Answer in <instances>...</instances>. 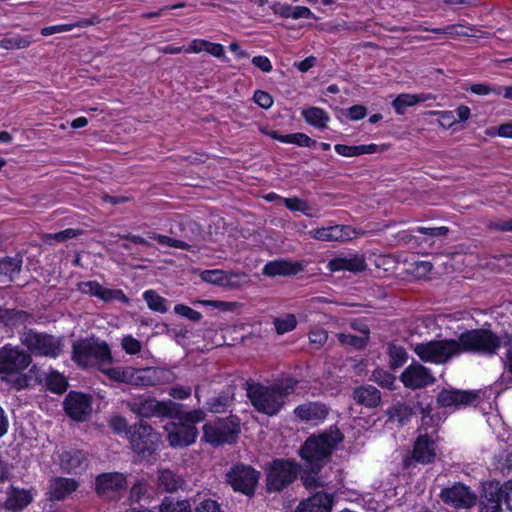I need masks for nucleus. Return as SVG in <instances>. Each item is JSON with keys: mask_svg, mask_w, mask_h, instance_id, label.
Wrapping results in <instances>:
<instances>
[{"mask_svg": "<svg viewBox=\"0 0 512 512\" xmlns=\"http://www.w3.org/2000/svg\"><path fill=\"white\" fill-rule=\"evenodd\" d=\"M502 346V339L488 328H472L461 332L457 339L446 338L416 344L415 354L424 363L444 365L463 354L492 357Z\"/></svg>", "mask_w": 512, "mask_h": 512, "instance_id": "1", "label": "nucleus"}, {"mask_svg": "<svg viewBox=\"0 0 512 512\" xmlns=\"http://www.w3.org/2000/svg\"><path fill=\"white\" fill-rule=\"evenodd\" d=\"M298 384L299 380L290 375L277 379L270 385L247 382L246 395L257 412L274 417L284 408L287 398L295 393Z\"/></svg>", "mask_w": 512, "mask_h": 512, "instance_id": "2", "label": "nucleus"}, {"mask_svg": "<svg viewBox=\"0 0 512 512\" xmlns=\"http://www.w3.org/2000/svg\"><path fill=\"white\" fill-rule=\"evenodd\" d=\"M344 438L340 428L336 424L331 425L321 432L308 436L300 446L298 454L307 468L321 472Z\"/></svg>", "mask_w": 512, "mask_h": 512, "instance_id": "3", "label": "nucleus"}, {"mask_svg": "<svg viewBox=\"0 0 512 512\" xmlns=\"http://www.w3.org/2000/svg\"><path fill=\"white\" fill-rule=\"evenodd\" d=\"M206 413L202 409L185 411L181 404H176L167 418L176 420L165 426L167 440L171 447H187L196 442L199 434L196 424L205 420Z\"/></svg>", "mask_w": 512, "mask_h": 512, "instance_id": "4", "label": "nucleus"}, {"mask_svg": "<svg viewBox=\"0 0 512 512\" xmlns=\"http://www.w3.org/2000/svg\"><path fill=\"white\" fill-rule=\"evenodd\" d=\"M127 440L139 460L155 458L162 444L161 434L143 420L130 425Z\"/></svg>", "mask_w": 512, "mask_h": 512, "instance_id": "5", "label": "nucleus"}, {"mask_svg": "<svg viewBox=\"0 0 512 512\" xmlns=\"http://www.w3.org/2000/svg\"><path fill=\"white\" fill-rule=\"evenodd\" d=\"M301 465L292 458H275L266 464V490L282 492L296 481Z\"/></svg>", "mask_w": 512, "mask_h": 512, "instance_id": "6", "label": "nucleus"}, {"mask_svg": "<svg viewBox=\"0 0 512 512\" xmlns=\"http://www.w3.org/2000/svg\"><path fill=\"white\" fill-rule=\"evenodd\" d=\"M71 359L78 367L87 368L93 362L110 363L113 357L106 341L90 337L73 342Z\"/></svg>", "mask_w": 512, "mask_h": 512, "instance_id": "7", "label": "nucleus"}, {"mask_svg": "<svg viewBox=\"0 0 512 512\" xmlns=\"http://www.w3.org/2000/svg\"><path fill=\"white\" fill-rule=\"evenodd\" d=\"M20 340L31 356L56 359L63 352L64 344L61 337L39 332L32 328L24 330L20 334Z\"/></svg>", "mask_w": 512, "mask_h": 512, "instance_id": "8", "label": "nucleus"}, {"mask_svg": "<svg viewBox=\"0 0 512 512\" xmlns=\"http://www.w3.org/2000/svg\"><path fill=\"white\" fill-rule=\"evenodd\" d=\"M241 433L240 419L236 415L217 418L203 425V441L213 447L223 444H234Z\"/></svg>", "mask_w": 512, "mask_h": 512, "instance_id": "9", "label": "nucleus"}, {"mask_svg": "<svg viewBox=\"0 0 512 512\" xmlns=\"http://www.w3.org/2000/svg\"><path fill=\"white\" fill-rule=\"evenodd\" d=\"M261 472L250 464L235 462L225 474V482L235 493L248 498L255 496Z\"/></svg>", "mask_w": 512, "mask_h": 512, "instance_id": "10", "label": "nucleus"}, {"mask_svg": "<svg viewBox=\"0 0 512 512\" xmlns=\"http://www.w3.org/2000/svg\"><path fill=\"white\" fill-rule=\"evenodd\" d=\"M480 512H512V480L487 483L481 495Z\"/></svg>", "mask_w": 512, "mask_h": 512, "instance_id": "11", "label": "nucleus"}, {"mask_svg": "<svg viewBox=\"0 0 512 512\" xmlns=\"http://www.w3.org/2000/svg\"><path fill=\"white\" fill-rule=\"evenodd\" d=\"M31 363V354L19 346L5 344L0 348L1 374H17L23 372Z\"/></svg>", "mask_w": 512, "mask_h": 512, "instance_id": "12", "label": "nucleus"}, {"mask_svg": "<svg viewBox=\"0 0 512 512\" xmlns=\"http://www.w3.org/2000/svg\"><path fill=\"white\" fill-rule=\"evenodd\" d=\"M127 486V476L121 472H103L95 477V493L103 499H118Z\"/></svg>", "mask_w": 512, "mask_h": 512, "instance_id": "13", "label": "nucleus"}, {"mask_svg": "<svg viewBox=\"0 0 512 512\" xmlns=\"http://www.w3.org/2000/svg\"><path fill=\"white\" fill-rule=\"evenodd\" d=\"M399 380L405 388L418 390L433 385L436 378L430 368L413 361L402 371Z\"/></svg>", "mask_w": 512, "mask_h": 512, "instance_id": "14", "label": "nucleus"}, {"mask_svg": "<svg viewBox=\"0 0 512 512\" xmlns=\"http://www.w3.org/2000/svg\"><path fill=\"white\" fill-rule=\"evenodd\" d=\"M177 403L171 400L158 401L154 398H137L129 403L130 410L141 418L162 417L171 415L172 409Z\"/></svg>", "mask_w": 512, "mask_h": 512, "instance_id": "15", "label": "nucleus"}, {"mask_svg": "<svg viewBox=\"0 0 512 512\" xmlns=\"http://www.w3.org/2000/svg\"><path fill=\"white\" fill-rule=\"evenodd\" d=\"M480 397L475 391L443 388L436 396V403L441 408L458 410L477 405Z\"/></svg>", "mask_w": 512, "mask_h": 512, "instance_id": "16", "label": "nucleus"}, {"mask_svg": "<svg viewBox=\"0 0 512 512\" xmlns=\"http://www.w3.org/2000/svg\"><path fill=\"white\" fill-rule=\"evenodd\" d=\"M65 414L75 422H85L92 412V398L79 391H70L64 401Z\"/></svg>", "mask_w": 512, "mask_h": 512, "instance_id": "17", "label": "nucleus"}, {"mask_svg": "<svg viewBox=\"0 0 512 512\" xmlns=\"http://www.w3.org/2000/svg\"><path fill=\"white\" fill-rule=\"evenodd\" d=\"M440 498L445 504L456 509L470 508L476 503V495L469 486L461 482L443 488L440 492Z\"/></svg>", "mask_w": 512, "mask_h": 512, "instance_id": "18", "label": "nucleus"}, {"mask_svg": "<svg viewBox=\"0 0 512 512\" xmlns=\"http://www.w3.org/2000/svg\"><path fill=\"white\" fill-rule=\"evenodd\" d=\"M434 434L437 431L434 430L431 434L425 430L420 431L416 437L411 452V459L420 464H431L436 458V441Z\"/></svg>", "mask_w": 512, "mask_h": 512, "instance_id": "19", "label": "nucleus"}, {"mask_svg": "<svg viewBox=\"0 0 512 512\" xmlns=\"http://www.w3.org/2000/svg\"><path fill=\"white\" fill-rule=\"evenodd\" d=\"M330 413V407L321 401H306L296 406L294 416L303 422H323Z\"/></svg>", "mask_w": 512, "mask_h": 512, "instance_id": "20", "label": "nucleus"}, {"mask_svg": "<svg viewBox=\"0 0 512 512\" xmlns=\"http://www.w3.org/2000/svg\"><path fill=\"white\" fill-rule=\"evenodd\" d=\"M59 461L61 469L68 474H81L89 465L88 453L80 449L63 451Z\"/></svg>", "mask_w": 512, "mask_h": 512, "instance_id": "21", "label": "nucleus"}, {"mask_svg": "<svg viewBox=\"0 0 512 512\" xmlns=\"http://www.w3.org/2000/svg\"><path fill=\"white\" fill-rule=\"evenodd\" d=\"M79 487V482L73 478H66L61 476L53 477L48 485L46 497L47 500L52 502H59L65 500Z\"/></svg>", "mask_w": 512, "mask_h": 512, "instance_id": "22", "label": "nucleus"}, {"mask_svg": "<svg viewBox=\"0 0 512 512\" xmlns=\"http://www.w3.org/2000/svg\"><path fill=\"white\" fill-rule=\"evenodd\" d=\"M334 496L325 491H317L299 502L294 512H331Z\"/></svg>", "mask_w": 512, "mask_h": 512, "instance_id": "23", "label": "nucleus"}, {"mask_svg": "<svg viewBox=\"0 0 512 512\" xmlns=\"http://www.w3.org/2000/svg\"><path fill=\"white\" fill-rule=\"evenodd\" d=\"M304 261H292L288 259H278L266 263L263 267V274L269 277L275 276H295L304 271Z\"/></svg>", "mask_w": 512, "mask_h": 512, "instance_id": "24", "label": "nucleus"}, {"mask_svg": "<svg viewBox=\"0 0 512 512\" xmlns=\"http://www.w3.org/2000/svg\"><path fill=\"white\" fill-rule=\"evenodd\" d=\"M34 500L31 490L11 485L6 493L3 507L10 512H21Z\"/></svg>", "mask_w": 512, "mask_h": 512, "instance_id": "25", "label": "nucleus"}, {"mask_svg": "<svg viewBox=\"0 0 512 512\" xmlns=\"http://www.w3.org/2000/svg\"><path fill=\"white\" fill-rule=\"evenodd\" d=\"M352 396L358 405L369 409L377 408L382 399L380 390L370 384L354 388Z\"/></svg>", "mask_w": 512, "mask_h": 512, "instance_id": "26", "label": "nucleus"}, {"mask_svg": "<svg viewBox=\"0 0 512 512\" xmlns=\"http://www.w3.org/2000/svg\"><path fill=\"white\" fill-rule=\"evenodd\" d=\"M331 272L349 271L362 272L366 269L367 264L364 257L359 255H351L348 257L332 258L327 265Z\"/></svg>", "mask_w": 512, "mask_h": 512, "instance_id": "27", "label": "nucleus"}, {"mask_svg": "<svg viewBox=\"0 0 512 512\" xmlns=\"http://www.w3.org/2000/svg\"><path fill=\"white\" fill-rule=\"evenodd\" d=\"M266 136L285 144H295L299 147H315L317 141L302 132L283 135L279 130H261Z\"/></svg>", "mask_w": 512, "mask_h": 512, "instance_id": "28", "label": "nucleus"}, {"mask_svg": "<svg viewBox=\"0 0 512 512\" xmlns=\"http://www.w3.org/2000/svg\"><path fill=\"white\" fill-rule=\"evenodd\" d=\"M434 99L435 97L431 93H402L393 100L392 107L394 108L397 115H404L408 107H412L419 103H424Z\"/></svg>", "mask_w": 512, "mask_h": 512, "instance_id": "29", "label": "nucleus"}, {"mask_svg": "<svg viewBox=\"0 0 512 512\" xmlns=\"http://www.w3.org/2000/svg\"><path fill=\"white\" fill-rule=\"evenodd\" d=\"M449 232V228L446 226L440 227H424V226H416L411 227L408 230H404L398 233L400 240L411 243H418V237L415 235L416 233L426 235L428 237H442L447 235Z\"/></svg>", "mask_w": 512, "mask_h": 512, "instance_id": "30", "label": "nucleus"}, {"mask_svg": "<svg viewBox=\"0 0 512 512\" xmlns=\"http://www.w3.org/2000/svg\"><path fill=\"white\" fill-rule=\"evenodd\" d=\"M272 9L275 15L286 19H317L315 14L306 6H293L287 3L276 2Z\"/></svg>", "mask_w": 512, "mask_h": 512, "instance_id": "31", "label": "nucleus"}, {"mask_svg": "<svg viewBox=\"0 0 512 512\" xmlns=\"http://www.w3.org/2000/svg\"><path fill=\"white\" fill-rule=\"evenodd\" d=\"M35 323V317L30 312L21 310V309H6L4 312V319L2 324L11 329H19L20 327H24L26 330L27 325H32Z\"/></svg>", "mask_w": 512, "mask_h": 512, "instance_id": "32", "label": "nucleus"}, {"mask_svg": "<svg viewBox=\"0 0 512 512\" xmlns=\"http://www.w3.org/2000/svg\"><path fill=\"white\" fill-rule=\"evenodd\" d=\"M101 22V19L98 15H92L89 18H82L74 23L69 24H57L46 26L41 29L42 36H50L57 33L68 32L71 31L75 27L85 28L93 25H97Z\"/></svg>", "mask_w": 512, "mask_h": 512, "instance_id": "33", "label": "nucleus"}, {"mask_svg": "<svg viewBox=\"0 0 512 512\" xmlns=\"http://www.w3.org/2000/svg\"><path fill=\"white\" fill-rule=\"evenodd\" d=\"M301 115L305 122L319 130H325L328 128V122L330 121L329 114L320 107L312 106L303 109Z\"/></svg>", "mask_w": 512, "mask_h": 512, "instance_id": "34", "label": "nucleus"}, {"mask_svg": "<svg viewBox=\"0 0 512 512\" xmlns=\"http://www.w3.org/2000/svg\"><path fill=\"white\" fill-rule=\"evenodd\" d=\"M183 483V479L170 469H161L158 471L157 485L165 492H175Z\"/></svg>", "mask_w": 512, "mask_h": 512, "instance_id": "35", "label": "nucleus"}, {"mask_svg": "<svg viewBox=\"0 0 512 512\" xmlns=\"http://www.w3.org/2000/svg\"><path fill=\"white\" fill-rule=\"evenodd\" d=\"M159 512H192V506L188 499L165 496L159 505Z\"/></svg>", "mask_w": 512, "mask_h": 512, "instance_id": "36", "label": "nucleus"}, {"mask_svg": "<svg viewBox=\"0 0 512 512\" xmlns=\"http://www.w3.org/2000/svg\"><path fill=\"white\" fill-rule=\"evenodd\" d=\"M46 389L54 394L61 395L68 389L67 378L57 370H51L45 378Z\"/></svg>", "mask_w": 512, "mask_h": 512, "instance_id": "37", "label": "nucleus"}, {"mask_svg": "<svg viewBox=\"0 0 512 512\" xmlns=\"http://www.w3.org/2000/svg\"><path fill=\"white\" fill-rule=\"evenodd\" d=\"M390 419L397 420L401 425L410 421L414 414V409L403 402L393 404L387 411Z\"/></svg>", "mask_w": 512, "mask_h": 512, "instance_id": "38", "label": "nucleus"}, {"mask_svg": "<svg viewBox=\"0 0 512 512\" xmlns=\"http://www.w3.org/2000/svg\"><path fill=\"white\" fill-rule=\"evenodd\" d=\"M387 354L389 357V367L391 370L402 367L408 360V353L406 349L397 344H389L387 347Z\"/></svg>", "mask_w": 512, "mask_h": 512, "instance_id": "39", "label": "nucleus"}, {"mask_svg": "<svg viewBox=\"0 0 512 512\" xmlns=\"http://www.w3.org/2000/svg\"><path fill=\"white\" fill-rule=\"evenodd\" d=\"M143 299L146 301L148 308L154 312L163 314L168 311L167 299L153 289L146 290L143 293Z\"/></svg>", "mask_w": 512, "mask_h": 512, "instance_id": "40", "label": "nucleus"}, {"mask_svg": "<svg viewBox=\"0 0 512 512\" xmlns=\"http://www.w3.org/2000/svg\"><path fill=\"white\" fill-rule=\"evenodd\" d=\"M311 236L320 241H338L342 239V226L316 228L310 232Z\"/></svg>", "mask_w": 512, "mask_h": 512, "instance_id": "41", "label": "nucleus"}, {"mask_svg": "<svg viewBox=\"0 0 512 512\" xmlns=\"http://www.w3.org/2000/svg\"><path fill=\"white\" fill-rule=\"evenodd\" d=\"M22 267V257H5L0 259V273L8 276L10 280H13L14 276L19 274Z\"/></svg>", "mask_w": 512, "mask_h": 512, "instance_id": "42", "label": "nucleus"}, {"mask_svg": "<svg viewBox=\"0 0 512 512\" xmlns=\"http://www.w3.org/2000/svg\"><path fill=\"white\" fill-rule=\"evenodd\" d=\"M232 403V397L227 392H221L217 396L210 398L206 405L212 413L225 412Z\"/></svg>", "mask_w": 512, "mask_h": 512, "instance_id": "43", "label": "nucleus"}, {"mask_svg": "<svg viewBox=\"0 0 512 512\" xmlns=\"http://www.w3.org/2000/svg\"><path fill=\"white\" fill-rule=\"evenodd\" d=\"M337 340L341 346L362 350L367 346L369 337H361L350 333H338Z\"/></svg>", "mask_w": 512, "mask_h": 512, "instance_id": "44", "label": "nucleus"}, {"mask_svg": "<svg viewBox=\"0 0 512 512\" xmlns=\"http://www.w3.org/2000/svg\"><path fill=\"white\" fill-rule=\"evenodd\" d=\"M371 379L382 388H386L388 390L396 389V377L391 372L384 370L383 368H376L372 372Z\"/></svg>", "mask_w": 512, "mask_h": 512, "instance_id": "45", "label": "nucleus"}, {"mask_svg": "<svg viewBox=\"0 0 512 512\" xmlns=\"http://www.w3.org/2000/svg\"><path fill=\"white\" fill-rule=\"evenodd\" d=\"M147 237L149 239L155 240L158 244L163 245V246H168V247L182 249V250H187L190 247V245L183 240L171 238L169 236L158 234L153 231L147 232Z\"/></svg>", "mask_w": 512, "mask_h": 512, "instance_id": "46", "label": "nucleus"}, {"mask_svg": "<svg viewBox=\"0 0 512 512\" xmlns=\"http://www.w3.org/2000/svg\"><path fill=\"white\" fill-rule=\"evenodd\" d=\"M32 43L31 36H6L0 39V48L6 50L22 49Z\"/></svg>", "mask_w": 512, "mask_h": 512, "instance_id": "47", "label": "nucleus"}, {"mask_svg": "<svg viewBox=\"0 0 512 512\" xmlns=\"http://www.w3.org/2000/svg\"><path fill=\"white\" fill-rule=\"evenodd\" d=\"M8 376L2 378L11 389L16 391H21L30 385L31 377L27 374H23L22 372L17 374H7Z\"/></svg>", "mask_w": 512, "mask_h": 512, "instance_id": "48", "label": "nucleus"}, {"mask_svg": "<svg viewBox=\"0 0 512 512\" xmlns=\"http://www.w3.org/2000/svg\"><path fill=\"white\" fill-rule=\"evenodd\" d=\"M149 484L145 480H139L133 484L129 492V501L139 503L141 500L149 497Z\"/></svg>", "mask_w": 512, "mask_h": 512, "instance_id": "49", "label": "nucleus"}, {"mask_svg": "<svg viewBox=\"0 0 512 512\" xmlns=\"http://www.w3.org/2000/svg\"><path fill=\"white\" fill-rule=\"evenodd\" d=\"M100 300L103 302H112V301H119L121 303L127 304L129 302V298L126 296V294L121 289H110L102 286L100 290V294L98 296Z\"/></svg>", "mask_w": 512, "mask_h": 512, "instance_id": "50", "label": "nucleus"}, {"mask_svg": "<svg viewBox=\"0 0 512 512\" xmlns=\"http://www.w3.org/2000/svg\"><path fill=\"white\" fill-rule=\"evenodd\" d=\"M274 326L279 335L291 332L297 326L296 316L294 314H287L283 318H275Z\"/></svg>", "mask_w": 512, "mask_h": 512, "instance_id": "51", "label": "nucleus"}, {"mask_svg": "<svg viewBox=\"0 0 512 512\" xmlns=\"http://www.w3.org/2000/svg\"><path fill=\"white\" fill-rule=\"evenodd\" d=\"M468 90L471 93L479 95V96H485V95H489V94H493L496 96L501 95L500 85H493V84H488V83L472 84Z\"/></svg>", "mask_w": 512, "mask_h": 512, "instance_id": "52", "label": "nucleus"}, {"mask_svg": "<svg viewBox=\"0 0 512 512\" xmlns=\"http://www.w3.org/2000/svg\"><path fill=\"white\" fill-rule=\"evenodd\" d=\"M108 426L111 428L114 434H124L126 438H128V431L130 430V425H128L125 417L121 415H115L111 417L108 422Z\"/></svg>", "mask_w": 512, "mask_h": 512, "instance_id": "53", "label": "nucleus"}, {"mask_svg": "<svg viewBox=\"0 0 512 512\" xmlns=\"http://www.w3.org/2000/svg\"><path fill=\"white\" fill-rule=\"evenodd\" d=\"M302 475V483L307 490H312L318 487H322L323 483L319 478L321 472H314L312 469L307 468Z\"/></svg>", "mask_w": 512, "mask_h": 512, "instance_id": "54", "label": "nucleus"}, {"mask_svg": "<svg viewBox=\"0 0 512 512\" xmlns=\"http://www.w3.org/2000/svg\"><path fill=\"white\" fill-rule=\"evenodd\" d=\"M246 275L243 272L224 271L222 287L233 289L241 286V279Z\"/></svg>", "mask_w": 512, "mask_h": 512, "instance_id": "55", "label": "nucleus"}, {"mask_svg": "<svg viewBox=\"0 0 512 512\" xmlns=\"http://www.w3.org/2000/svg\"><path fill=\"white\" fill-rule=\"evenodd\" d=\"M105 375L115 382L128 383L131 377V373L121 367H112L104 371Z\"/></svg>", "mask_w": 512, "mask_h": 512, "instance_id": "56", "label": "nucleus"}, {"mask_svg": "<svg viewBox=\"0 0 512 512\" xmlns=\"http://www.w3.org/2000/svg\"><path fill=\"white\" fill-rule=\"evenodd\" d=\"M78 235L77 231L72 228H68L56 233H50L45 235V241L49 244H52V241L61 243L68 239L75 238Z\"/></svg>", "mask_w": 512, "mask_h": 512, "instance_id": "57", "label": "nucleus"}, {"mask_svg": "<svg viewBox=\"0 0 512 512\" xmlns=\"http://www.w3.org/2000/svg\"><path fill=\"white\" fill-rule=\"evenodd\" d=\"M174 312L180 316H183V317L193 321V322H198L203 317L199 311H197L185 304L175 305Z\"/></svg>", "mask_w": 512, "mask_h": 512, "instance_id": "58", "label": "nucleus"}, {"mask_svg": "<svg viewBox=\"0 0 512 512\" xmlns=\"http://www.w3.org/2000/svg\"><path fill=\"white\" fill-rule=\"evenodd\" d=\"M223 277H224V270H221V269L204 270L201 273V279L204 282L218 285V286H221Z\"/></svg>", "mask_w": 512, "mask_h": 512, "instance_id": "59", "label": "nucleus"}, {"mask_svg": "<svg viewBox=\"0 0 512 512\" xmlns=\"http://www.w3.org/2000/svg\"><path fill=\"white\" fill-rule=\"evenodd\" d=\"M502 345L506 347L504 368L512 375V333H506Z\"/></svg>", "mask_w": 512, "mask_h": 512, "instance_id": "60", "label": "nucleus"}, {"mask_svg": "<svg viewBox=\"0 0 512 512\" xmlns=\"http://www.w3.org/2000/svg\"><path fill=\"white\" fill-rule=\"evenodd\" d=\"M123 350L130 355H135L141 350V342L131 335L125 336L122 339Z\"/></svg>", "mask_w": 512, "mask_h": 512, "instance_id": "61", "label": "nucleus"}, {"mask_svg": "<svg viewBox=\"0 0 512 512\" xmlns=\"http://www.w3.org/2000/svg\"><path fill=\"white\" fill-rule=\"evenodd\" d=\"M344 115L351 121H358L367 115V108L364 105L356 104L347 108Z\"/></svg>", "mask_w": 512, "mask_h": 512, "instance_id": "62", "label": "nucleus"}, {"mask_svg": "<svg viewBox=\"0 0 512 512\" xmlns=\"http://www.w3.org/2000/svg\"><path fill=\"white\" fill-rule=\"evenodd\" d=\"M254 102L263 109H269L273 105V97L266 91L256 90L253 95Z\"/></svg>", "mask_w": 512, "mask_h": 512, "instance_id": "63", "label": "nucleus"}, {"mask_svg": "<svg viewBox=\"0 0 512 512\" xmlns=\"http://www.w3.org/2000/svg\"><path fill=\"white\" fill-rule=\"evenodd\" d=\"M194 512H223L221 505L213 499H204L196 507Z\"/></svg>", "mask_w": 512, "mask_h": 512, "instance_id": "64", "label": "nucleus"}]
</instances>
